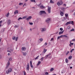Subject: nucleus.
Segmentation results:
<instances>
[{
    "label": "nucleus",
    "instance_id": "f257e3e1",
    "mask_svg": "<svg viewBox=\"0 0 75 75\" xmlns=\"http://www.w3.org/2000/svg\"><path fill=\"white\" fill-rule=\"evenodd\" d=\"M11 72H12V69L11 68H9L8 70H6V71L7 74H10Z\"/></svg>",
    "mask_w": 75,
    "mask_h": 75
},
{
    "label": "nucleus",
    "instance_id": "f03ea898",
    "mask_svg": "<svg viewBox=\"0 0 75 75\" xmlns=\"http://www.w3.org/2000/svg\"><path fill=\"white\" fill-rule=\"evenodd\" d=\"M62 4H63V2L62 1H60L57 3V4L58 6H59L61 5H62Z\"/></svg>",
    "mask_w": 75,
    "mask_h": 75
},
{
    "label": "nucleus",
    "instance_id": "7ed1b4c3",
    "mask_svg": "<svg viewBox=\"0 0 75 75\" xmlns=\"http://www.w3.org/2000/svg\"><path fill=\"white\" fill-rule=\"evenodd\" d=\"M40 15L42 14H46V13L44 11H40Z\"/></svg>",
    "mask_w": 75,
    "mask_h": 75
},
{
    "label": "nucleus",
    "instance_id": "20e7f679",
    "mask_svg": "<svg viewBox=\"0 0 75 75\" xmlns=\"http://www.w3.org/2000/svg\"><path fill=\"white\" fill-rule=\"evenodd\" d=\"M26 69L28 71H29V69H30V66H29V64L28 63L27 64Z\"/></svg>",
    "mask_w": 75,
    "mask_h": 75
},
{
    "label": "nucleus",
    "instance_id": "39448f33",
    "mask_svg": "<svg viewBox=\"0 0 75 75\" xmlns=\"http://www.w3.org/2000/svg\"><path fill=\"white\" fill-rule=\"evenodd\" d=\"M48 13H51V7L48 6Z\"/></svg>",
    "mask_w": 75,
    "mask_h": 75
},
{
    "label": "nucleus",
    "instance_id": "423d86ee",
    "mask_svg": "<svg viewBox=\"0 0 75 75\" xmlns=\"http://www.w3.org/2000/svg\"><path fill=\"white\" fill-rule=\"evenodd\" d=\"M40 30L42 32H43V31H46V29L45 28H41Z\"/></svg>",
    "mask_w": 75,
    "mask_h": 75
},
{
    "label": "nucleus",
    "instance_id": "0eeeda50",
    "mask_svg": "<svg viewBox=\"0 0 75 75\" xmlns=\"http://www.w3.org/2000/svg\"><path fill=\"white\" fill-rule=\"evenodd\" d=\"M7 24L8 25H10L11 24V21L10 20H8L7 21Z\"/></svg>",
    "mask_w": 75,
    "mask_h": 75
},
{
    "label": "nucleus",
    "instance_id": "6e6552de",
    "mask_svg": "<svg viewBox=\"0 0 75 75\" xmlns=\"http://www.w3.org/2000/svg\"><path fill=\"white\" fill-rule=\"evenodd\" d=\"M9 65H10V62H8L7 65V66L6 67V69H7V68H8V67H9Z\"/></svg>",
    "mask_w": 75,
    "mask_h": 75
},
{
    "label": "nucleus",
    "instance_id": "1a4fd4ad",
    "mask_svg": "<svg viewBox=\"0 0 75 75\" xmlns=\"http://www.w3.org/2000/svg\"><path fill=\"white\" fill-rule=\"evenodd\" d=\"M32 17L31 16H29L28 18H26V20H30V19H31Z\"/></svg>",
    "mask_w": 75,
    "mask_h": 75
},
{
    "label": "nucleus",
    "instance_id": "9d476101",
    "mask_svg": "<svg viewBox=\"0 0 75 75\" xmlns=\"http://www.w3.org/2000/svg\"><path fill=\"white\" fill-rule=\"evenodd\" d=\"M22 54L24 56H26L27 55V52H23Z\"/></svg>",
    "mask_w": 75,
    "mask_h": 75
},
{
    "label": "nucleus",
    "instance_id": "9b49d317",
    "mask_svg": "<svg viewBox=\"0 0 75 75\" xmlns=\"http://www.w3.org/2000/svg\"><path fill=\"white\" fill-rule=\"evenodd\" d=\"M26 48L25 47H22V51H25Z\"/></svg>",
    "mask_w": 75,
    "mask_h": 75
},
{
    "label": "nucleus",
    "instance_id": "f8f14e48",
    "mask_svg": "<svg viewBox=\"0 0 75 75\" xmlns=\"http://www.w3.org/2000/svg\"><path fill=\"white\" fill-rule=\"evenodd\" d=\"M64 13L61 11H60V15L61 16H63L64 15Z\"/></svg>",
    "mask_w": 75,
    "mask_h": 75
},
{
    "label": "nucleus",
    "instance_id": "ddd939ff",
    "mask_svg": "<svg viewBox=\"0 0 75 75\" xmlns=\"http://www.w3.org/2000/svg\"><path fill=\"white\" fill-rule=\"evenodd\" d=\"M14 13V14H17L18 13V10L15 11Z\"/></svg>",
    "mask_w": 75,
    "mask_h": 75
},
{
    "label": "nucleus",
    "instance_id": "4468645a",
    "mask_svg": "<svg viewBox=\"0 0 75 75\" xmlns=\"http://www.w3.org/2000/svg\"><path fill=\"white\" fill-rule=\"evenodd\" d=\"M50 21V18H48L47 20H46V23H49V21Z\"/></svg>",
    "mask_w": 75,
    "mask_h": 75
},
{
    "label": "nucleus",
    "instance_id": "2eb2a0df",
    "mask_svg": "<svg viewBox=\"0 0 75 75\" xmlns=\"http://www.w3.org/2000/svg\"><path fill=\"white\" fill-rule=\"evenodd\" d=\"M63 33H64V31L59 32V35H61V34H63Z\"/></svg>",
    "mask_w": 75,
    "mask_h": 75
},
{
    "label": "nucleus",
    "instance_id": "dca6fc26",
    "mask_svg": "<svg viewBox=\"0 0 75 75\" xmlns=\"http://www.w3.org/2000/svg\"><path fill=\"white\" fill-rule=\"evenodd\" d=\"M61 10L62 11H64L65 10V8H61Z\"/></svg>",
    "mask_w": 75,
    "mask_h": 75
},
{
    "label": "nucleus",
    "instance_id": "f3484780",
    "mask_svg": "<svg viewBox=\"0 0 75 75\" xmlns=\"http://www.w3.org/2000/svg\"><path fill=\"white\" fill-rule=\"evenodd\" d=\"M40 64H41V62H40V61H39L37 64V66H38V65H40Z\"/></svg>",
    "mask_w": 75,
    "mask_h": 75
},
{
    "label": "nucleus",
    "instance_id": "a211bd4d",
    "mask_svg": "<svg viewBox=\"0 0 75 75\" xmlns=\"http://www.w3.org/2000/svg\"><path fill=\"white\" fill-rule=\"evenodd\" d=\"M65 16L66 18H67V17H68V13L65 14Z\"/></svg>",
    "mask_w": 75,
    "mask_h": 75
},
{
    "label": "nucleus",
    "instance_id": "6ab92c4d",
    "mask_svg": "<svg viewBox=\"0 0 75 75\" xmlns=\"http://www.w3.org/2000/svg\"><path fill=\"white\" fill-rule=\"evenodd\" d=\"M70 24H72V25H74V23L73 21H70Z\"/></svg>",
    "mask_w": 75,
    "mask_h": 75
},
{
    "label": "nucleus",
    "instance_id": "aec40b11",
    "mask_svg": "<svg viewBox=\"0 0 75 75\" xmlns=\"http://www.w3.org/2000/svg\"><path fill=\"white\" fill-rule=\"evenodd\" d=\"M71 24V21L68 22L67 23L66 25H68V24Z\"/></svg>",
    "mask_w": 75,
    "mask_h": 75
},
{
    "label": "nucleus",
    "instance_id": "412c9836",
    "mask_svg": "<svg viewBox=\"0 0 75 75\" xmlns=\"http://www.w3.org/2000/svg\"><path fill=\"white\" fill-rule=\"evenodd\" d=\"M72 58V57L71 56H69V58H68V59H71Z\"/></svg>",
    "mask_w": 75,
    "mask_h": 75
},
{
    "label": "nucleus",
    "instance_id": "4be33fe9",
    "mask_svg": "<svg viewBox=\"0 0 75 75\" xmlns=\"http://www.w3.org/2000/svg\"><path fill=\"white\" fill-rule=\"evenodd\" d=\"M65 61H66V63H68V59H66Z\"/></svg>",
    "mask_w": 75,
    "mask_h": 75
},
{
    "label": "nucleus",
    "instance_id": "5701e85b",
    "mask_svg": "<svg viewBox=\"0 0 75 75\" xmlns=\"http://www.w3.org/2000/svg\"><path fill=\"white\" fill-rule=\"evenodd\" d=\"M12 39L13 40H16V36H13V37L12 38Z\"/></svg>",
    "mask_w": 75,
    "mask_h": 75
},
{
    "label": "nucleus",
    "instance_id": "b1692460",
    "mask_svg": "<svg viewBox=\"0 0 75 75\" xmlns=\"http://www.w3.org/2000/svg\"><path fill=\"white\" fill-rule=\"evenodd\" d=\"M19 6H21L22 5H23V3H20L19 4Z\"/></svg>",
    "mask_w": 75,
    "mask_h": 75
},
{
    "label": "nucleus",
    "instance_id": "393cba45",
    "mask_svg": "<svg viewBox=\"0 0 75 75\" xmlns=\"http://www.w3.org/2000/svg\"><path fill=\"white\" fill-rule=\"evenodd\" d=\"M40 8H41L42 9L44 8V7L43 6H40Z\"/></svg>",
    "mask_w": 75,
    "mask_h": 75
},
{
    "label": "nucleus",
    "instance_id": "a878e982",
    "mask_svg": "<svg viewBox=\"0 0 75 75\" xmlns=\"http://www.w3.org/2000/svg\"><path fill=\"white\" fill-rule=\"evenodd\" d=\"M30 1L32 2H33L34 3H35V0H30Z\"/></svg>",
    "mask_w": 75,
    "mask_h": 75
},
{
    "label": "nucleus",
    "instance_id": "bb28decb",
    "mask_svg": "<svg viewBox=\"0 0 75 75\" xmlns=\"http://www.w3.org/2000/svg\"><path fill=\"white\" fill-rule=\"evenodd\" d=\"M54 70V69L53 68H51L50 69V71H53Z\"/></svg>",
    "mask_w": 75,
    "mask_h": 75
},
{
    "label": "nucleus",
    "instance_id": "cd10ccee",
    "mask_svg": "<svg viewBox=\"0 0 75 75\" xmlns=\"http://www.w3.org/2000/svg\"><path fill=\"white\" fill-rule=\"evenodd\" d=\"M50 3H54V1H52V0H50Z\"/></svg>",
    "mask_w": 75,
    "mask_h": 75
},
{
    "label": "nucleus",
    "instance_id": "c85d7f7f",
    "mask_svg": "<svg viewBox=\"0 0 75 75\" xmlns=\"http://www.w3.org/2000/svg\"><path fill=\"white\" fill-rule=\"evenodd\" d=\"M9 13H8V14H7V15H6V17H8L9 16Z\"/></svg>",
    "mask_w": 75,
    "mask_h": 75
},
{
    "label": "nucleus",
    "instance_id": "c756f323",
    "mask_svg": "<svg viewBox=\"0 0 75 75\" xmlns=\"http://www.w3.org/2000/svg\"><path fill=\"white\" fill-rule=\"evenodd\" d=\"M62 37V35H61L60 36L58 37V38H57L58 40V39H59V38H60V37Z\"/></svg>",
    "mask_w": 75,
    "mask_h": 75
},
{
    "label": "nucleus",
    "instance_id": "7c9ffc66",
    "mask_svg": "<svg viewBox=\"0 0 75 75\" xmlns=\"http://www.w3.org/2000/svg\"><path fill=\"white\" fill-rule=\"evenodd\" d=\"M39 57V56H38L36 57L35 58V60L37 59H38V57Z\"/></svg>",
    "mask_w": 75,
    "mask_h": 75
},
{
    "label": "nucleus",
    "instance_id": "2f4dec72",
    "mask_svg": "<svg viewBox=\"0 0 75 75\" xmlns=\"http://www.w3.org/2000/svg\"><path fill=\"white\" fill-rule=\"evenodd\" d=\"M39 40H40V41H43V39H42V38L40 39Z\"/></svg>",
    "mask_w": 75,
    "mask_h": 75
},
{
    "label": "nucleus",
    "instance_id": "473e14b6",
    "mask_svg": "<svg viewBox=\"0 0 75 75\" xmlns=\"http://www.w3.org/2000/svg\"><path fill=\"white\" fill-rule=\"evenodd\" d=\"M46 51H47V50L44 49V53H45Z\"/></svg>",
    "mask_w": 75,
    "mask_h": 75
},
{
    "label": "nucleus",
    "instance_id": "72a5a7b5",
    "mask_svg": "<svg viewBox=\"0 0 75 75\" xmlns=\"http://www.w3.org/2000/svg\"><path fill=\"white\" fill-rule=\"evenodd\" d=\"M44 59V57H42L40 59V60L41 61H43V59Z\"/></svg>",
    "mask_w": 75,
    "mask_h": 75
},
{
    "label": "nucleus",
    "instance_id": "f704fd0d",
    "mask_svg": "<svg viewBox=\"0 0 75 75\" xmlns=\"http://www.w3.org/2000/svg\"><path fill=\"white\" fill-rule=\"evenodd\" d=\"M14 27L15 28H17V27H18V25H16L14 26Z\"/></svg>",
    "mask_w": 75,
    "mask_h": 75
},
{
    "label": "nucleus",
    "instance_id": "c9c22d12",
    "mask_svg": "<svg viewBox=\"0 0 75 75\" xmlns=\"http://www.w3.org/2000/svg\"><path fill=\"white\" fill-rule=\"evenodd\" d=\"M23 19V18L20 17L18 19V20H22Z\"/></svg>",
    "mask_w": 75,
    "mask_h": 75
},
{
    "label": "nucleus",
    "instance_id": "e433bc0d",
    "mask_svg": "<svg viewBox=\"0 0 75 75\" xmlns=\"http://www.w3.org/2000/svg\"><path fill=\"white\" fill-rule=\"evenodd\" d=\"M29 24L30 25H33V23L29 22Z\"/></svg>",
    "mask_w": 75,
    "mask_h": 75
},
{
    "label": "nucleus",
    "instance_id": "4c0bfd02",
    "mask_svg": "<svg viewBox=\"0 0 75 75\" xmlns=\"http://www.w3.org/2000/svg\"><path fill=\"white\" fill-rule=\"evenodd\" d=\"M1 23H2V21H0V27H1V25L0 24Z\"/></svg>",
    "mask_w": 75,
    "mask_h": 75
},
{
    "label": "nucleus",
    "instance_id": "58836bf2",
    "mask_svg": "<svg viewBox=\"0 0 75 75\" xmlns=\"http://www.w3.org/2000/svg\"><path fill=\"white\" fill-rule=\"evenodd\" d=\"M45 74V75H48L49 74L48 72H46Z\"/></svg>",
    "mask_w": 75,
    "mask_h": 75
},
{
    "label": "nucleus",
    "instance_id": "ea45409f",
    "mask_svg": "<svg viewBox=\"0 0 75 75\" xmlns=\"http://www.w3.org/2000/svg\"><path fill=\"white\" fill-rule=\"evenodd\" d=\"M23 72H24V75H26V72H25V71H24Z\"/></svg>",
    "mask_w": 75,
    "mask_h": 75
},
{
    "label": "nucleus",
    "instance_id": "a19ab883",
    "mask_svg": "<svg viewBox=\"0 0 75 75\" xmlns=\"http://www.w3.org/2000/svg\"><path fill=\"white\" fill-rule=\"evenodd\" d=\"M71 28V26H69L68 27H67V28L68 29H69V28Z\"/></svg>",
    "mask_w": 75,
    "mask_h": 75
},
{
    "label": "nucleus",
    "instance_id": "79ce46f5",
    "mask_svg": "<svg viewBox=\"0 0 75 75\" xmlns=\"http://www.w3.org/2000/svg\"><path fill=\"white\" fill-rule=\"evenodd\" d=\"M25 6H27L26 5V3H25L23 5V7H24V6H25Z\"/></svg>",
    "mask_w": 75,
    "mask_h": 75
},
{
    "label": "nucleus",
    "instance_id": "37998d69",
    "mask_svg": "<svg viewBox=\"0 0 75 75\" xmlns=\"http://www.w3.org/2000/svg\"><path fill=\"white\" fill-rule=\"evenodd\" d=\"M9 59L10 61H11V60H12V58L11 57H10L9 58Z\"/></svg>",
    "mask_w": 75,
    "mask_h": 75
},
{
    "label": "nucleus",
    "instance_id": "c03bdc74",
    "mask_svg": "<svg viewBox=\"0 0 75 75\" xmlns=\"http://www.w3.org/2000/svg\"><path fill=\"white\" fill-rule=\"evenodd\" d=\"M74 31V28L72 29L71 30V31Z\"/></svg>",
    "mask_w": 75,
    "mask_h": 75
},
{
    "label": "nucleus",
    "instance_id": "a18cd8bd",
    "mask_svg": "<svg viewBox=\"0 0 75 75\" xmlns=\"http://www.w3.org/2000/svg\"><path fill=\"white\" fill-rule=\"evenodd\" d=\"M74 49H73L72 50H71L70 51V52H72V51H74Z\"/></svg>",
    "mask_w": 75,
    "mask_h": 75
},
{
    "label": "nucleus",
    "instance_id": "49530a36",
    "mask_svg": "<svg viewBox=\"0 0 75 75\" xmlns=\"http://www.w3.org/2000/svg\"><path fill=\"white\" fill-rule=\"evenodd\" d=\"M23 19H25V18H26V16H24L23 17Z\"/></svg>",
    "mask_w": 75,
    "mask_h": 75
},
{
    "label": "nucleus",
    "instance_id": "de8ad7c7",
    "mask_svg": "<svg viewBox=\"0 0 75 75\" xmlns=\"http://www.w3.org/2000/svg\"><path fill=\"white\" fill-rule=\"evenodd\" d=\"M60 30H61V31H62L63 30V29L62 28H60Z\"/></svg>",
    "mask_w": 75,
    "mask_h": 75
},
{
    "label": "nucleus",
    "instance_id": "09e8293b",
    "mask_svg": "<svg viewBox=\"0 0 75 75\" xmlns=\"http://www.w3.org/2000/svg\"><path fill=\"white\" fill-rule=\"evenodd\" d=\"M48 54H47V55H46V58H47V57H48Z\"/></svg>",
    "mask_w": 75,
    "mask_h": 75
},
{
    "label": "nucleus",
    "instance_id": "8fccbe9b",
    "mask_svg": "<svg viewBox=\"0 0 75 75\" xmlns=\"http://www.w3.org/2000/svg\"><path fill=\"white\" fill-rule=\"evenodd\" d=\"M69 54V51H68L66 53V55H67L68 54Z\"/></svg>",
    "mask_w": 75,
    "mask_h": 75
},
{
    "label": "nucleus",
    "instance_id": "3c124183",
    "mask_svg": "<svg viewBox=\"0 0 75 75\" xmlns=\"http://www.w3.org/2000/svg\"><path fill=\"white\" fill-rule=\"evenodd\" d=\"M70 44L71 45H73V44H74V43H72L71 42V41H70Z\"/></svg>",
    "mask_w": 75,
    "mask_h": 75
},
{
    "label": "nucleus",
    "instance_id": "603ef678",
    "mask_svg": "<svg viewBox=\"0 0 75 75\" xmlns=\"http://www.w3.org/2000/svg\"><path fill=\"white\" fill-rule=\"evenodd\" d=\"M52 40H54V39L53 38H52L51 39L50 41H52Z\"/></svg>",
    "mask_w": 75,
    "mask_h": 75
},
{
    "label": "nucleus",
    "instance_id": "864d4df0",
    "mask_svg": "<svg viewBox=\"0 0 75 75\" xmlns=\"http://www.w3.org/2000/svg\"><path fill=\"white\" fill-rule=\"evenodd\" d=\"M47 55H48V56H50L51 55V53H49Z\"/></svg>",
    "mask_w": 75,
    "mask_h": 75
},
{
    "label": "nucleus",
    "instance_id": "5fc2aeb1",
    "mask_svg": "<svg viewBox=\"0 0 75 75\" xmlns=\"http://www.w3.org/2000/svg\"><path fill=\"white\" fill-rule=\"evenodd\" d=\"M45 45H47V42H45Z\"/></svg>",
    "mask_w": 75,
    "mask_h": 75
},
{
    "label": "nucleus",
    "instance_id": "6e6d98bb",
    "mask_svg": "<svg viewBox=\"0 0 75 75\" xmlns=\"http://www.w3.org/2000/svg\"><path fill=\"white\" fill-rule=\"evenodd\" d=\"M30 66L31 68H33V65L32 64L30 65Z\"/></svg>",
    "mask_w": 75,
    "mask_h": 75
},
{
    "label": "nucleus",
    "instance_id": "4d7b16f0",
    "mask_svg": "<svg viewBox=\"0 0 75 75\" xmlns=\"http://www.w3.org/2000/svg\"><path fill=\"white\" fill-rule=\"evenodd\" d=\"M10 51H11L12 52H13V50H12V49H11Z\"/></svg>",
    "mask_w": 75,
    "mask_h": 75
},
{
    "label": "nucleus",
    "instance_id": "13d9d810",
    "mask_svg": "<svg viewBox=\"0 0 75 75\" xmlns=\"http://www.w3.org/2000/svg\"><path fill=\"white\" fill-rule=\"evenodd\" d=\"M17 39H18V37H17L16 38V41H17Z\"/></svg>",
    "mask_w": 75,
    "mask_h": 75
},
{
    "label": "nucleus",
    "instance_id": "bf43d9fd",
    "mask_svg": "<svg viewBox=\"0 0 75 75\" xmlns=\"http://www.w3.org/2000/svg\"><path fill=\"white\" fill-rule=\"evenodd\" d=\"M40 5H41V4H40L39 5H38V7H40Z\"/></svg>",
    "mask_w": 75,
    "mask_h": 75
},
{
    "label": "nucleus",
    "instance_id": "052dcab7",
    "mask_svg": "<svg viewBox=\"0 0 75 75\" xmlns=\"http://www.w3.org/2000/svg\"><path fill=\"white\" fill-rule=\"evenodd\" d=\"M62 37H66V35H62Z\"/></svg>",
    "mask_w": 75,
    "mask_h": 75
},
{
    "label": "nucleus",
    "instance_id": "680f3d73",
    "mask_svg": "<svg viewBox=\"0 0 75 75\" xmlns=\"http://www.w3.org/2000/svg\"><path fill=\"white\" fill-rule=\"evenodd\" d=\"M30 65H32V62H31V61H30Z\"/></svg>",
    "mask_w": 75,
    "mask_h": 75
},
{
    "label": "nucleus",
    "instance_id": "e2e57ef3",
    "mask_svg": "<svg viewBox=\"0 0 75 75\" xmlns=\"http://www.w3.org/2000/svg\"><path fill=\"white\" fill-rule=\"evenodd\" d=\"M7 52H11V51L9 50H7Z\"/></svg>",
    "mask_w": 75,
    "mask_h": 75
},
{
    "label": "nucleus",
    "instance_id": "0e129e2a",
    "mask_svg": "<svg viewBox=\"0 0 75 75\" xmlns=\"http://www.w3.org/2000/svg\"><path fill=\"white\" fill-rule=\"evenodd\" d=\"M70 69H72V67H70Z\"/></svg>",
    "mask_w": 75,
    "mask_h": 75
},
{
    "label": "nucleus",
    "instance_id": "69168bd1",
    "mask_svg": "<svg viewBox=\"0 0 75 75\" xmlns=\"http://www.w3.org/2000/svg\"><path fill=\"white\" fill-rule=\"evenodd\" d=\"M64 6H66V4H64Z\"/></svg>",
    "mask_w": 75,
    "mask_h": 75
},
{
    "label": "nucleus",
    "instance_id": "338daca9",
    "mask_svg": "<svg viewBox=\"0 0 75 75\" xmlns=\"http://www.w3.org/2000/svg\"><path fill=\"white\" fill-rule=\"evenodd\" d=\"M75 41V39H73V40H72V41Z\"/></svg>",
    "mask_w": 75,
    "mask_h": 75
},
{
    "label": "nucleus",
    "instance_id": "774afa93",
    "mask_svg": "<svg viewBox=\"0 0 75 75\" xmlns=\"http://www.w3.org/2000/svg\"><path fill=\"white\" fill-rule=\"evenodd\" d=\"M73 15L74 16H75V12H74V13L73 14Z\"/></svg>",
    "mask_w": 75,
    "mask_h": 75
}]
</instances>
